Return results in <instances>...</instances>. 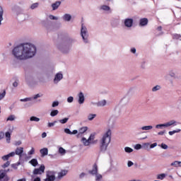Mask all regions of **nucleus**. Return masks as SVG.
<instances>
[{
	"label": "nucleus",
	"mask_w": 181,
	"mask_h": 181,
	"mask_svg": "<svg viewBox=\"0 0 181 181\" xmlns=\"http://www.w3.org/2000/svg\"><path fill=\"white\" fill-rule=\"evenodd\" d=\"M12 54L16 60L32 59L36 54V46L30 42L21 43L13 49Z\"/></svg>",
	"instance_id": "obj_1"
},
{
	"label": "nucleus",
	"mask_w": 181,
	"mask_h": 181,
	"mask_svg": "<svg viewBox=\"0 0 181 181\" xmlns=\"http://www.w3.org/2000/svg\"><path fill=\"white\" fill-rule=\"evenodd\" d=\"M74 42H76V40L71 37H68L66 39V40L59 42L57 45V48L59 50L62 52V53H68L70 45H71V43H74Z\"/></svg>",
	"instance_id": "obj_2"
},
{
	"label": "nucleus",
	"mask_w": 181,
	"mask_h": 181,
	"mask_svg": "<svg viewBox=\"0 0 181 181\" xmlns=\"http://www.w3.org/2000/svg\"><path fill=\"white\" fill-rule=\"evenodd\" d=\"M110 142H111V136H103L100 141V151L105 152L108 148V145H110Z\"/></svg>",
	"instance_id": "obj_3"
},
{
	"label": "nucleus",
	"mask_w": 181,
	"mask_h": 181,
	"mask_svg": "<svg viewBox=\"0 0 181 181\" xmlns=\"http://www.w3.org/2000/svg\"><path fill=\"white\" fill-rule=\"evenodd\" d=\"M176 124V120L172 119L163 124H156L155 128L156 129H163V128H170V127H175Z\"/></svg>",
	"instance_id": "obj_4"
},
{
	"label": "nucleus",
	"mask_w": 181,
	"mask_h": 181,
	"mask_svg": "<svg viewBox=\"0 0 181 181\" xmlns=\"http://www.w3.org/2000/svg\"><path fill=\"white\" fill-rule=\"evenodd\" d=\"M81 35L84 43H88V31L87 28L83 24L81 25Z\"/></svg>",
	"instance_id": "obj_5"
},
{
	"label": "nucleus",
	"mask_w": 181,
	"mask_h": 181,
	"mask_svg": "<svg viewBox=\"0 0 181 181\" xmlns=\"http://www.w3.org/2000/svg\"><path fill=\"white\" fill-rule=\"evenodd\" d=\"M81 141L85 146H88L90 144H95L97 142V141L94 140V136H89L88 139L83 137Z\"/></svg>",
	"instance_id": "obj_6"
},
{
	"label": "nucleus",
	"mask_w": 181,
	"mask_h": 181,
	"mask_svg": "<svg viewBox=\"0 0 181 181\" xmlns=\"http://www.w3.org/2000/svg\"><path fill=\"white\" fill-rule=\"evenodd\" d=\"M46 169V167H45V165H41L39 168H35L33 171V175H42V173H45V170Z\"/></svg>",
	"instance_id": "obj_7"
},
{
	"label": "nucleus",
	"mask_w": 181,
	"mask_h": 181,
	"mask_svg": "<svg viewBox=\"0 0 181 181\" xmlns=\"http://www.w3.org/2000/svg\"><path fill=\"white\" fill-rule=\"evenodd\" d=\"M61 80H63V74L57 73V74H55V76L53 81L54 84H58Z\"/></svg>",
	"instance_id": "obj_8"
},
{
	"label": "nucleus",
	"mask_w": 181,
	"mask_h": 181,
	"mask_svg": "<svg viewBox=\"0 0 181 181\" xmlns=\"http://www.w3.org/2000/svg\"><path fill=\"white\" fill-rule=\"evenodd\" d=\"M84 101H86V98L84 97V93L83 92H80L78 94V104H84Z\"/></svg>",
	"instance_id": "obj_9"
},
{
	"label": "nucleus",
	"mask_w": 181,
	"mask_h": 181,
	"mask_svg": "<svg viewBox=\"0 0 181 181\" xmlns=\"http://www.w3.org/2000/svg\"><path fill=\"white\" fill-rule=\"evenodd\" d=\"M134 23V20L132 18H126L124 20V26L127 28H132V25Z\"/></svg>",
	"instance_id": "obj_10"
},
{
	"label": "nucleus",
	"mask_w": 181,
	"mask_h": 181,
	"mask_svg": "<svg viewBox=\"0 0 181 181\" xmlns=\"http://www.w3.org/2000/svg\"><path fill=\"white\" fill-rule=\"evenodd\" d=\"M56 179V177L54 175L52 172H48L47 173V178L45 180V181H54Z\"/></svg>",
	"instance_id": "obj_11"
},
{
	"label": "nucleus",
	"mask_w": 181,
	"mask_h": 181,
	"mask_svg": "<svg viewBox=\"0 0 181 181\" xmlns=\"http://www.w3.org/2000/svg\"><path fill=\"white\" fill-rule=\"evenodd\" d=\"M88 173L90 175H97V173H98V166L97 164L95 163L93 166L92 170H89Z\"/></svg>",
	"instance_id": "obj_12"
},
{
	"label": "nucleus",
	"mask_w": 181,
	"mask_h": 181,
	"mask_svg": "<svg viewBox=\"0 0 181 181\" xmlns=\"http://www.w3.org/2000/svg\"><path fill=\"white\" fill-rule=\"evenodd\" d=\"M15 156V152H11L6 156L1 157L4 160H8L10 158Z\"/></svg>",
	"instance_id": "obj_13"
},
{
	"label": "nucleus",
	"mask_w": 181,
	"mask_h": 181,
	"mask_svg": "<svg viewBox=\"0 0 181 181\" xmlns=\"http://www.w3.org/2000/svg\"><path fill=\"white\" fill-rule=\"evenodd\" d=\"M60 5H62V1H59L52 4L51 5V6L52 8V11H56V9H59V6H60Z\"/></svg>",
	"instance_id": "obj_14"
},
{
	"label": "nucleus",
	"mask_w": 181,
	"mask_h": 181,
	"mask_svg": "<svg viewBox=\"0 0 181 181\" xmlns=\"http://www.w3.org/2000/svg\"><path fill=\"white\" fill-rule=\"evenodd\" d=\"M65 134H68V135H76L78 134V131L74 130L73 132L70 131V129H64Z\"/></svg>",
	"instance_id": "obj_15"
},
{
	"label": "nucleus",
	"mask_w": 181,
	"mask_h": 181,
	"mask_svg": "<svg viewBox=\"0 0 181 181\" xmlns=\"http://www.w3.org/2000/svg\"><path fill=\"white\" fill-rule=\"evenodd\" d=\"M14 153H16V155H18V156H22V154L23 153V147L17 148Z\"/></svg>",
	"instance_id": "obj_16"
},
{
	"label": "nucleus",
	"mask_w": 181,
	"mask_h": 181,
	"mask_svg": "<svg viewBox=\"0 0 181 181\" xmlns=\"http://www.w3.org/2000/svg\"><path fill=\"white\" fill-rule=\"evenodd\" d=\"M87 129H88V127H83L80 128L78 131V136L83 135V134H84V132H86Z\"/></svg>",
	"instance_id": "obj_17"
},
{
	"label": "nucleus",
	"mask_w": 181,
	"mask_h": 181,
	"mask_svg": "<svg viewBox=\"0 0 181 181\" xmlns=\"http://www.w3.org/2000/svg\"><path fill=\"white\" fill-rule=\"evenodd\" d=\"M148 25V18H141L139 22V26H146Z\"/></svg>",
	"instance_id": "obj_18"
},
{
	"label": "nucleus",
	"mask_w": 181,
	"mask_h": 181,
	"mask_svg": "<svg viewBox=\"0 0 181 181\" xmlns=\"http://www.w3.org/2000/svg\"><path fill=\"white\" fill-rule=\"evenodd\" d=\"M62 19L65 21V22H70V21H71V15L67 13L64 14Z\"/></svg>",
	"instance_id": "obj_19"
},
{
	"label": "nucleus",
	"mask_w": 181,
	"mask_h": 181,
	"mask_svg": "<svg viewBox=\"0 0 181 181\" xmlns=\"http://www.w3.org/2000/svg\"><path fill=\"white\" fill-rule=\"evenodd\" d=\"M29 163L32 165V166H34V168H36L37 165H39V163L37 162V159L33 158L31 160L29 161Z\"/></svg>",
	"instance_id": "obj_20"
},
{
	"label": "nucleus",
	"mask_w": 181,
	"mask_h": 181,
	"mask_svg": "<svg viewBox=\"0 0 181 181\" xmlns=\"http://www.w3.org/2000/svg\"><path fill=\"white\" fill-rule=\"evenodd\" d=\"M67 175V170H62L61 172L58 173V179H62L64 176Z\"/></svg>",
	"instance_id": "obj_21"
},
{
	"label": "nucleus",
	"mask_w": 181,
	"mask_h": 181,
	"mask_svg": "<svg viewBox=\"0 0 181 181\" xmlns=\"http://www.w3.org/2000/svg\"><path fill=\"white\" fill-rule=\"evenodd\" d=\"M40 152L42 156H46L49 153V150L47 149V148H42L40 151Z\"/></svg>",
	"instance_id": "obj_22"
},
{
	"label": "nucleus",
	"mask_w": 181,
	"mask_h": 181,
	"mask_svg": "<svg viewBox=\"0 0 181 181\" xmlns=\"http://www.w3.org/2000/svg\"><path fill=\"white\" fill-rule=\"evenodd\" d=\"M158 144L157 143H153L152 144H149V143H146L144 144V148H155V146H157Z\"/></svg>",
	"instance_id": "obj_23"
},
{
	"label": "nucleus",
	"mask_w": 181,
	"mask_h": 181,
	"mask_svg": "<svg viewBox=\"0 0 181 181\" xmlns=\"http://www.w3.org/2000/svg\"><path fill=\"white\" fill-rule=\"evenodd\" d=\"M2 21H4V8L0 6V26L2 25Z\"/></svg>",
	"instance_id": "obj_24"
},
{
	"label": "nucleus",
	"mask_w": 181,
	"mask_h": 181,
	"mask_svg": "<svg viewBox=\"0 0 181 181\" xmlns=\"http://www.w3.org/2000/svg\"><path fill=\"white\" fill-rule=\"evenodd\" d=\"M107 105V100H100L96 103V105L98 107H105V105Z\"/></svg>",
	"instance_id": "obj_25"
},
{
	"label": "nucleus",
	"mask_w": 181,
	"mask_h": 181,
	"mask_svg": "<svg viewBox=\"0 0 181 181\" xmlns=\"http://www.w3.org/2000/svg\"><path fill=\"white\" fill-rule=\"evenodd\" d=\"M171 166H175V168H181V161H174L171 163Z\"/></svg>",
	"instance_id": "obj_26"
},
{
	"label": "nucleus",
	"mask_w": 181,
	"mask_h": 181,
	"mask_svg": "<svg viewBox=\"0 0 181 181\" xmlns=\"http://www.w3.org/2000/svg\"><path fill=\"white\" fill-rule=\"evenodd\" d=\"M4 177H5L6 181L9 180V177H8V176H6V173H1L0 174V180H2V179H4Z\"/></svg>",
	"instance_id": "obj_27"
},
{
	"label": "nucleus",
	"mask_w": 181,
	"mask_h": 181,
	"mask_svg": "<svg viewBox=\"0 0 181 181\" xmlns=\"http://www.w3.org/2000/svg\"><path fill=\"white\" fill-rule=\"evenodd\" d=\"M100 9L102 11H105L106 12H108V11L111 9V8H110V6L107 5H103L100 6Z\"/></svg>",
	"instance_id": "obj_28"
},
{
	"label": "nucleus",
	"mask_w": 181,
	"mask_h": 181,
	"mask_svg": "<svg viewBox=\"0 0 181 181\" xmlns=\"http://www.w3.org/2000/svg\"><path fill=\"white\" fill-rule=\"evenodd\" d=\"M153 126H144L141 128L142 131H151V129H153Z\"/></svg>",
	"instance_id": "obj_29"
},
{
	"label": "nucleus",
	"mask_w": 181,
	"mask_h": 181,
	"mask_svg": "<svg viewBox=\"0 0 181 181\" xmlns=\"http://www.w3.org/2000/svg\"><path fill=\"white\" fill-rule=\"evenodd\" d=\"M160 88H162V87H160V86L156 85V86L152 88L151 90L153 93H156V91H159V90H160Z\"/></svg>",
	"instance_id": "obj_30"
},
{
	"label": "nucleus",
	"mask_w": 181,
	"mask_h": 181,
	"mask_svg": "<svg viewBox=\"0 0 181 181\" xmlns=\"http://www.w3.org/2000/svg\"><path fill=\"white\" fill-rule=\"evenodd\" d=\"M97 117L96 114H89L88 115V119L89 121H93Z\"/></svg>",
	"instance_id": "obj_31"
},
{
	"label": "nucleus",
	"mask_w": 181,
	"mask_h": 181,
	"mask_svg": "<svg viewBox=\"0 0 181 181\" xmlns=\"http://www.w3.org/2000/svg\"><path fill=\"white\" fill-rule=\"evenodd\" d=\"M20 18H21V21H26V19H28V18H29V15H28L26 13H22V14H21Z\"/></svg>",
	"instance_id": "obj_32"
},
{
	"label": "nucleus",
	"mask_w": 181,
	"mask_h": 181,
	"mask_svg": "<svg viewBox=\"0 0 181 181\" xmlns=\"http://www.w3.org/2000/svg\"><path fill=\"white\" fill-rule=\"evenodd\" d=\"M180 129H177L176 130H173L168 132V134L172 136V135H175V134H178V132H180Z\"/></svg>",
	"instance_id": "obj_33"
},
{
	"label": "nucleus",
	"mask_w": 181,
	"mask_h": 181,
	"mask_svg": "<svg viewBox=\"0 0 181 181\" xmlns=\"http://www.w3.org/2000/svg\"><path fill=\"white\" fill-rule=\"evenodd\" d=\"M112 135V130L111 129H107L104 134V136H111Z\"/></svg>",
	"instance_id": "obj_34"
},
{
	"label": "nucleus",
	"mask_w": 181,
	"mask_h": 181,
	"mask_svg": "<svg viewBox=\"0 0 181 181\" xmlns=\"http://www.w3.org/2000/svg\"><path fill=\"white\" fill-rule=\"evenodd\" d=\"M101 132L100 129H97L95 132H93L90 134V136H95L97 135H98V134H100Z\"/></svg>",
	"instance_id": "obj_35"
},
{
	"label": "nucleus",
	"mask_w": 181,
	"mask_h": 181,
	"mask_svg": "<svg viewBox=\"0 0 181 181\" xmlns=\"http://www.w3.org/2000/svg\"><path fill=\"white\" fill-rule=\"evenodd\" d=\"M59 114V110H54L50 112L51 117H56Z\"/></svg>",
	"instance_id": "obj_36"
},
{
	"label": "nucleus",
	"mask_w": 181,
	"mask_h": 181,
	"mask_svg": "<svg viewBox=\"0 0 181 181\" xmlns=\"http://www.w3.org/2000/svg\"><path fill=\"white\" fill-rule=\"evenodd\" d=\"M30 121H35V122H39V121H40V119L37 117H35V116H32L30 118Z\"/></svg>",
	"instance_id": "obj_37"
},
{
	"label": "nucleus",
	"mask_w": 181,
	"mask_h": 181,
	"mask_svg": "<svg viewBox=\"0 0 181 181\" xmlns=\"http://www.w3.org/2000/svg\"><path fill=\"white\" fill-rule=\"evenodd\" d=\"M157 135H158L159 136H165V135H166V130H163L159 132Z\"/></svg>",
	"instance_id": "obj_38"
},
{
	"label": "nucleus",
	"mask_w": 181,
	"mask_h": 181,
	"mask_svg": "<svg viewBox=\"0 0 181 181\" xmlns=\"http://www.w3.org/2000/svg\"><path fill=\"white\" fill-rule=\"evenodd\" d=\"M42 26H45V28H46L47 29H49V28H50V25H49V21H42Z\"/></svg>",
	"instance_id": "obj_39"
},
{
	"label": "nucleus",
	"mask_w": 181,
	"mask_h": 181,
	"mask_svg": "<svg viewBox=\"0 0 181 181\" xmlns=\"http://www.w3.org/2000/svg\"><path fill=\"white\" fill-rule=\"evenodd\" d=\"M67 121H69V118L68 117H65L62 119H59V122H60V124H66L67 122Z\"/></svg>",
	"instance_id": "obj_40"
},
{
	"label": "nucleus",
	"mask_w": 181,
	"mask_h": 181,
	"mask_svg": "<svg viewBox=\"0 0 181 181\" xmlns=\"http://www.w3.org/2000/svg\"><path fill=\"white\" fill-rule=\"evenodd\" d=\"M33 98H26L24 99H21L20 101H21V103H26L28 101H32Z\"/></svg>",
	"instance_id": "obj_41"
},
{
	"label": "nucleus",
	"mask_w": 181,
	"mask_h": 181,
	"mask_svg": "<svg viewBox=\"0 0 181 181\" xmlns=\"http://www.w3.org/2000/svg\"><path fill=\"white\" fill-rule=\"evenodd\" d=\"M16 118V117H15V115H11L7 118V121H15Z\"/></svg>",
	"instance_id": "obj_42"
},
{
	"label": "nucleus",
	"mask_w": 181,
	"mask_h": 181,
	"mask_svg": "<svg viewBox=\"0 0 181 181\" xmlns=\"http://www.w3.org/2000/svg\"><path fill=\"white\" fill-rule=\"evenodd\" d=\"M39 6V3H34L31 5L30 9H36Z\"/></svg>",
	"instance_id": "obj_43"
},
{
	"label": "nucleus",
	"mask_w": 181,
	"mask_h": 181,
	"mask_svg": "<svg viewBox=\"0 0 181 181\" xmlns=\"http://www.w3.org/2000/svg\"><path fill=\"white\" fill-rule=\"evenodd\" d=\"M49 18L51 20V21H58L59 20V18L58 17H56L53 15H49Z\"/></svg>",
	"instance_id": "obj_44"
},
{
	"label": "nucleus",
	"mask_w": 181,
	"mask_h": 181,
	"mask_svg": "<svg viewBox=\"0 0 181 181\" xmlns=\"http://www.w3.org/2000/svg\"><path fill=\"white\" fill-rule=\"evenodd\" d=\"M5 95H6V91L4 90L3 93H0V100H4Z\"/></svg>",
	"instance_id": "obj_45"
},
{
	"label": "nucleus",
	"mask_w": 181,
	"mask_h": 181,
	"mask_svg": "<svg viewBox=\"0 0 181 181\" xmlns=\"http://www.w3.org/2000/svg\"><path fill=\"white\" fill-rule=\"evenodd\" d=\"M124 151H125V152H127V153H131V152H133V149L132 148H129V147H126L125 148H124Z\"/></svg>",
	"instance_id": "obj_46"
},
{
	"label": "nucleus",
	"mask_w": 181,
	"mask_h": 181,
	"mask_svg": "<svg viewBox=\"0 0 181 181\" xmlns=\"http://www.w3.org/2000/svg\"><path fill=\"white\" fill-rule=\"evenodd\" d=\"M9 165H11V162L7 161L1 166V168H3V169H6V168H8Z\"/></svg>",
	"instance_id": "obj_47"
},
{
	"label": "nucleus",
	"mask_w": 181,
	"mask_h": 181,
	"mask_svg": "<svg viewBox=\"0 0 181 181\" xmlns=\"http://www.w3.org/2000/svg\"><path fill=\"white\" fill-rule=\"evenodd\" d=\"M166 175L165 174H160L158 175L157 179H160V180H163Z\"/></svg>",
	"instance_id": "obj_48"
},
{
	"label": "nucleus",
	"mask_w": 181,
	"mask_h": 181,
	"mask_svg": "<svg viewBox=\"0 0 181 181\" xmlns=\"http://www.w3.org/2000/svg\"><path fill=\"white\" fill-rule=\"evenodd\" d=\"M57 121H54L53 122L48 123V127L52 128V127H54L55 124H57Z\"/></svg>",
	"instance_id": "obj_49"
},
{
	"label": "nucleus",
	"mask_w": 181,
	"mask_h": 181,
	"mask_svg": "<svg viewBox=\"0 0 181 181\" xmlns=\"http://www.w3.org/2000/svg\"><path fill=\"white\" fill-rule=\"evenodd\" d=\"M52 108L59 107V101H54L52 104Z\"/></svg>",
	"instance_id": "obj_50"
},
{
	"label": "nucleus",
	"mask_w": 181,
	"mask_h": 181,
	"mask_svg": "<svg viewBox=\"0 0 181 181\" xmlns=\"http://www.w3.org/2000/svg\"><path fill=\"white\" fill-rule=\"evenodd\" d=\"M59 153H66V150L64 148H63V147H60L59 148Z\"/></svg>",
	"instance_id": "obj_51"
},
{
	"label": "nucleus",
	"mask_w": 181,
	"mask_h": 181,
	"mask_svg": "<svg viewBox=\"0 0 181 181\" xmlns=\"http://www.w3.org/2000/svg\"><path fill=\"white\" fill-rule=\"evenodd\" d=\"M73 101H74V98H73L72 96H70L67 98L68 103H73Z\"/></svg>",
	"instance_id": "obj_52"
},
{
	"label": "nucleus",
	"mask_w": 181,
	"mask_h": 181,
	"mask_svg": "<svg viewBox=\"0 0 181 181\" xmlns=\"http://www.w3.org/2000/svg\"><path fill=\"white\" fill-rule=\"evenodd\" d=\"M35 154V148H32L31 150L28 152V155H34Z\"/></svg>",
	"instance_id": "obj_53"
},
{
	"label": "nucleus",
	"mask_w": 181,
	"mask_h": 181,
	"mask_svg": "<svg viewBox=\"0 0 181 181\" xmlns=\"http://www.w3.org/2000/svg\"><path fill=\"white\" fill-rule=\"evenodd\" d=\"M32 98L33 100H37V98H40V94L38 93L37 95H35Z\"/></svg>",
	"instance_id": "obj_54"
},
{
	"label": "nucleus",
	"mask_w": 181,
	"mask_h": 181,
	"mask_svg": "<svg viewBox=\"0 0 181 181\" xmlns=\"http://www.w3.org/2000/svg\"><path fill=\"white\" fill-rule=\"evenodd\" d=\"M100 179H103V175H96V181L100 180Z\"/></svg>",
	"instance_id": "obj_55"
},
{
	"label": "nucleus",
	"mask_w": 181,
	"mask_h": 181,
	"mask_svg": "<svg viewBox=\"0 0 181 181\" xmlns=\"http://www.w3.org/2000/svg\"><path fill=\"white\" fill-rule=\"evenodd\" d=\"M169 76L170 77H173L175 78L176 77V74H175V72L171 71V72H170Z\"/></svg>",
	"instance_id": "obj_56"
},
{
	"label": "nucleus",
	"mask_w": 181,
	"mask_h": 181,
	"mask_svg": "<svg viewBox=\"0 0 181 181\" xmlns=\"http://www.w3.org/2000/svg\"><path fill=\"white\" fill-rule=\"evenodd\" d=\"M161 148L163 149H168V145L163 143V144H161Z\"/></svg>",
	"instance_id": "obj_57"
},
{
	"label": "nucleus",
	"mask_w": 181,
	"mask_h": 181,
	"mask_svg": "<svg viewBox=\"0 0 181 181\" xmlns=\"http://www.w3.org/2000/svg\"><path fill=\"white\" fill-rule=\"evenodd\" d=\"M12 135V132H6L5 134V136H11Z\"/></svg>",
	"instance_id": "obj_58"
},
{
	"label": "nucleus",
	"mask_w": 181,
	"mask_h": 181,
	"mask_svg": "<svg viewBox=\"0 0 181 181\" xmlns=\"http://www.w3.org/2000/svg\"><path fill=\"white\" fill-rule=\"evenodd\" d=\"M18 86H19V83H18V81H15L13 83V87H18Z\"/></svg>",
	"instance_id": "obj_59"
},
{
	"label": "nucleus",
	"mask_w": 181,
	"mask_h": 181,
	"mask_svg": "<svg viewBox=\"0 0 181 181\" xmlns=\"http://www.w3.org/2000/svg\"><path fill=\"white\" fill-rule=\"evenodd\" d=\"M127 165L129 168H131V166L134 165V163H132V161H128Z\"/></svg>",
	"instance_id": "obj_60"
},
{
	"label": "nucleus",
	"mask_w": 181,
	"mask_h": 181,
	"mask_svg": "<svg viewBox=\"0 0 181 181\" xmlns=\"http://www.w3.org/2000/svg\"><path fill=\"white\" fill-rule=\"evenodd\" d=\"M180 37H181V36L179 34H176L174 35V39H179Z\"/></svg>",
	"instance_id": "obj_61"
},
{
	"label": "nucleus",
	"mask_w": 181,
	"mask_h": 181,
	"mask_svg": "<svg viewBox=\"0 0 181 181\" xmlns=\"http://www.w3.org/2000/svg\"><path fill=\"white\" fill-rule=\"evenodd\" d=\"M6 142L9 144L11 142V136H6Z\"/></svg>",
	"instance_id": "obj_62"
},
{
	"label": "nucleus",
	"mask_w": 181,
	"mask_h": 181,
	"mask_svg": "<svg viewBox=\"0 0 181 181\" xmlns=\"http://www.w3.org/2000/svg\"><path fill=\"white\" fill-rule=\"evenodd\" d=\"M141 69H145V62H141Z\"/></svg>",
	"instance_id": "obj_63"
},
{
	"label": "nucleus",
	"mask_w": 181,
	"mask_h": 181,
	"mask_svg": "<svg viewBox=\"0 0 181 181\" xmlns=\"http://www.w3.org/2000/svg\"><path fill=\"white\" fill-rule=\"evenodd\" d=\"M33 181H41V180H40V177H35V178L34 179Z\"/></svg>",
	"instance_id": "obj_64"
}]
</instances>
